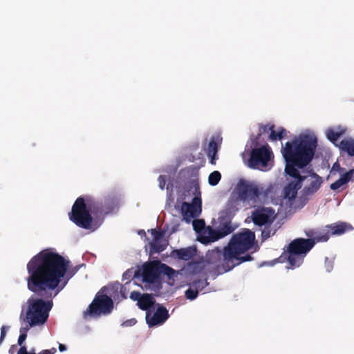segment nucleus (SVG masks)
<instances>
[{
	"mask_svg": "<svg viewBox=\"0 0 354 354\" xmlns=\"http://www.w3.org/2000/svg\"><path fill=\"white\" fill-rule=\"evenodd\" d=\"M158 183L159 187L161 189H164L165 184H166V177L165 176L160 175L158 177Z\"/></svg>",
	"mask_w": 354,
	"mask_h": 354,
	"instance_id": "58836bf2",
	"label": "nucleus"
},
{
	"mask_svg": "<svg viewBox=\"0 0 354 354\" xmlns=\"http://www.w3.org/2000/svg\"><path fill=\"white\" fill-rule=\"evenodd\" d=\"M136 322H137V320L135 318H131V319L124 321L122 324V326H124V327L132 326L135 325L136 324Z\"/></svg>",
	"mask_w": 354,
	"mask_h": 354,
	"instance_id": "4c0bfd02",
	"label": "nucleus"
},
{
	"mask_svg": "<svg viewBox=\"0 0 354 354\" xmlns=\"http://www.w3.org/2000/svg\"><path fill=\"white\" fill-rule=\"evenodd\" d=\"M274 124L270 125V133L269 140L272 141L281 140L286 137L287 131L283 127H279L277 131L274 130Z\"/></svg>",
	"mask_w": 354,
	"mask_h": 354,
	"instance_id": "393cba45",
	"label": "nucleus"
},
{
	"mask_svg": "<svg viewBox=\"0 0 354 354\" xmlns=\"http://www.w3.org/2000/svg\"><path fill=\"white\" fill-rule=\"evenodd\" d=\"M254 241L255 234L249 229L234 234L226 246L227 259H236V255H241L251 249Z\"/></svg>",
	"mask_w": 354,
	"mask_h": 354,
	"instance_id": "39448f33",
	"label": "nucleus"
},
{
	"mask_svg": "<svg viewBox=\"0 0 354 354\" xmlns=\"http://www.w3.org/2000/svg\"><path fill=\"white\" fill-rule=\"evenodd\" d=\"M113 308V302L112 299L104 294L97 293L88 306V309L84 313V315H100L101 314H109Z\"/></svg>",
	"mask_w": 354,
	"mask_h": 354,
	"instance_id": "1a4fd4ad",
	"label": "nucleus"
},
{
	"mask_svg": "<svg viewBox=\"0 0 354 354\" xmlns=\"http://www.w3.org/2000/svg\"><path fill=\"white\" fill-rule=\"evenodd\" d=\"M317 139L310 134H300L291 142H287L281 152L286 160L285 173L288 177L295 179L289 182L283 189V196L289 201L295 199L297 192L302 187L303 182L307 176H302L299 169L306 167L313 160Z\"/></svg>",
	"mask_w": 354,
	"mask_h": 354,
	"instance_id": "f03ea898",
	"label": "nucleus"
},
{
	"mask_svg": "<svg viewBox=\"0 0 354 354\" xmlns=\"http://www.w3.org/2000/svg\"><path fill=\"white\" fill-rule=\"evenodd\" d=\"M62 255L48 248L35 255L27 263L28 289L39 297L28 299L26 312L27 322L30 326L44 324L53 307L52 299L66 286L67 281L62 279L68 268Z\"/></svg>",
	"mask_w": 354,
	"mask_h": 354,
	"instance_id": "f257e3e1",
	"label": "nucleus"
},
{
	"mask_svg": "<svg viewBox=\"0 0 354 354\" xmlns=\"http://www.w3.org/2000/svg\"><path fill=\"white\" fill-rule=\"evenodd\" d=\"M185 294L187 299L189 300H194L197 297L198 291L196 288H189L185 291Z\"/></svg>",
	"mask_w": 354,
	"mask_h": 354,
	"instance_id": "f704fd0d",
	"label": "nucleus"
},
{
	"mask_svg": "<svg viewBox=\"0 0 354 354\" xmlns=\"http://www.w3.org/2000/svg\"><path fill=\"white\" fill-rule=\"evenodd\" d=\"M8 328V327H7L6 326H3L1 328L0 343H1L4 339L6 335V330Z\"/></svg>",
	"mask_w": 354,
	"mask_h": 354,
	"instance_id": "79ce46f5",
	"label": "nucleus"
},
{
	"mask_svg": "<svg viewBox=\"0 0 354 354\" xmlns=\"http://www.w3.org/2000/svg\"><path fill=\"white\" fill-rule=\"evenodd\" d=\"M345 129L339 127L337 128H329L326 131L327 138L333 143H335L338 139L344 134Z\"/></svg>",
	"mask_w": 354,
	"mask_h": 354,
	"instance_id": "a878e982",
	"label": "nucleus"
},
{
	"mask_svg": "<svg viewBox=\"0 0 354 354\" xmlns=\"http://www.w3.org/2000/svg\"><path fill=\"white\" fill-rule=\"evenodd\" d=\"M251 218L255 225L264 226L261 232L262 239L266 240L276 233L277 229L275 227H272L277 218V214L273 208L258 207L252 212Z\"/></svg>",
	"mask_w": 354,
	"mask_h": 354,
	"instance_id": "423d86ee",
	"label": "nucleus"
},
{
	"mask_svg": "<svg viewBox=\"0 0 354 354\" xmlns=\"http://www.w3.org/2000/svg\"><path fill=\"white\" fill-rule=\"evenodd\" d=\"M303 176L310 177V182L304 186L301 191L299 201L301 203L306 204L310 198L320 189L323 179L317 174L313 171V169L307 170Z\"/></svg>",
	"mask_w": 354,
	"mask_h": 354,
	"instance_id": "9b49d317",
	"label": "nucleus"
},
{
	"mask_svg": "<svg viewBox=\"0 0 354 354\" xmlns=\"http://www.w3.org/2000/svg\"><path fill=\"white\" fill-rule=\"evenodd\" d=\"M138 234H139L140 235H145V234H145V230H140V231H139V232H138Z\"/></svg>",
	"mask_w": 354,
	"mask_h": 354,
	"instance_id": "8fccbe9b",
	"label": "nucleus"
},
{
	"mask_svg": "<svg viewBox=\"0 0 354 354\" xmlns=\"http://www.w3.org/2000/svg\"><path fill=\"white\" fill-rule=\"evenodd\" d=\"M17 348V346L16 345H12L10 346V348H9V351H8V353L10 354H14L15 353V350Z\"/></svg>",
	"mask_w": 354,
	"mask_h": 354,
	"instance_id": "49530a36",
	"label": "nucleus"
},
{
	"mask_svg": "<svg viewBox=\"0 0 354 354\" xmlns=\"http://www.w3.org/2000/svg\"><path fill=\"white\" fill-rule=\"evenodd\" d=\"M32 326H30L28 323V325H26L25 327H21L20 329V333H24L25 334H27L28 330L30 329V327Z\"/></svg>",
	"mask_w": 354,
	"mask_h": 354,
	"instance_id": "a18cd8bd",
	"label": "nucleus"
},
{
	"mask_svg": "<svg viewBox=\"0 0 354 354\" xmlns=\"http://www.w3.org/2000/svg\"><path fill=\"white\" fill-rule=\"evenodd\" d=\"M241 203H243V201H241L237 196L234 194H232L226 203L225 209L221 212L220 216H221L222 218L225 217L227 219H232L241 208Z\"/></svg>",
	"mask_w": 354,
	"mask_h": 354,
	"instance_id": "dca6fc26",
	"label": "nucleus"
},
{
	"mask_svg": "<svg viewBox=\"0 0 354 354\" xmlns=\"http://www.w3.org/2000/svg\"><path fill=\"white\" fill-rule=\"evenodd\" d=\"M338 147L341 151L346 153L349 156H354V139H344Z\"/></svg>",
	"mask_w": 354,
	"mask_h": 354,
	"instance_id": "b1692460",
	"label": "nucleus"
},
{
	"mask_svg": "<svg viewBox=\"0 0 354 354\" xmlns=\"http://www.w3.org/2000/svg\"><path fill=\"white\" fill-rule=\"evenodd\" d=\"M332 170H336L339 172H341V171H343L344 170V168H342L340 167V165L339 164L338 162H336L333 164V167H332Z\"/></svg>",
	"mask_w": 354,
	"mask_h": 354,
	"instance_id": "37998d69",
	"label": "nucleus"
},
{
	"mask_svg": "<svg viewBox=\"0 0 354 354\" xmlns=\"http://www.w3.org/2000/svg\"><path fill=\"white\" fill-rule=\"evenodd\" d=\"M142 295L138 291H132L130 294V298L133 301H137L138 302L139 300L142 298Z\"/></svg>",
	"mask_w": 354,
	"mask_h": 354,
	"instance_id": "e433bc0d",
	"label": "nucleus"
},
{
	"mask_svg": "<svg viewBox=\"0 0 354 354\" xmlns=\"http://www.w3.org/2000/svg\"><path fill=\"white\" fill-rule=\"evenodd\" d=\"M316 241L313 239L297 238L287 246L286 250L277 259L279 263L287 261L288 268L295 269L302 265L305 257L315 246Z\"/></svg>",
	"mask_w": 354,
	"mask_h": 354,
	"instance_id": "20e7f679",
	"label": "nucleus"
},
{
	"mask_svg": "<svg viewBox=\"0 0 354 354\" xmlns=\"http://www.w3.org/2000/svg\"><path fill=\"white\" fill-rule=\"evenodd\" d=\"M27 337V334H25L24 333H21L19 335V337L18 338V344L20 346V348L23 346V343L25 342L26 339Z\"/></svg>",
	"mask_w": 354,
	"mask_h": 354,
	"instance_id": "a19ab883",
	"label": "nucleus"
},
{
	"mask_svg": "<svg viewBox=\"0 0 354 354\" xmlns=\"http://www.w3.org/2000/svg\"><path fill=\"white\" fill-rule=\"evenodd\" d=\"M119 201L116 195H108L102 201L93 197H78L68 214L70 220L80 227L88 230L93 221L92 214L100 218L113 212L118 207Z\"/></svg>",
	"mask_w": 354,
	"mask_h": 354,
	"instance_id": "7ed1b4c3",
	"label": "nucleus"
},
{
	"mask_svg": "<svg viewBox=\"0 0 354 354\" xmlns=\"http://www.w3.org/2000/svg\"><path fill=\"white\" fill-rule=\"evenodd\" d=\"M272 156V152L267 145L261 147H255L250 152V158L248 161V167L252 169L264 170L267 167Z\"/></svg>",
	"mask_w": 354,
	"mask_h": 354,
	"instance_id": "6e6552de",
	"label": "nucleus"
},
{
	"mask_svg": "<svg viewBox=\"0 0 354 354\" xmlns=\"http://www.w3.org/2000/svg\"><path fill=\"white\" fill-rule=\"evenodd\" d=\"M160 276V262L151 261L143 266L142 280L145 283H153Z\"/></svg>",
	"mask_w": 354,
	"mask_h": 354,
	"instance_id": "ddd939ff",
	"label": "nucleus"
},
{
	"mask_svg": "<svg viewBox=\"0 0 354 354\" xmlns=\"http://www.w3.org/2000/svg\"><path fill=\"white\" fill-rule=\"evenodd\" d=\"M331 235L330 230L326 227V230H324L322 232H320L317 235H316L313 239L317 242H325L329 239Z\"/></svg>",
	"mask_w": 354,
	"mask_h": 354,
	"instance_id": "c756f323",
	"label": "nucleus"
},
{
	"mask_svg": "<svg viewBox=\"0 0 354 354\" xmlns=\"http://www.w3.org/2000/svg\"><path fill=\"white\" fill-rule=\"evenodd\" d=\"M196 248L195 247H187L180 249L174 250L171 255L172 257L177 258L183 261H189L196 254Z\"/></svg>",
	"mask_w": 354,
	"mask_h": 354,
	"instance_id": "f3484780",
	"label": "nucleus"
},
{
	"mask_svg": "<svg viewBox=\"0 0 354 354\" xmlns=\"http://www.w3.org/2000/svg\"><path fill=\"white\" fill-rule=\"evenodd\" d=\"M127 274H128V272H124V273L123 274V275H122L123 278L126 277V275H127Z\"/></svg>",
	"mask_w": 354,
	"mask_h": 354,
	"instance_id": "3c124183",
	"label": "nucleus"
},
{
	"mask_svg": "<svg viewBox=\"0 0 354 354\" xmlns=\"http://www.w3.org/2000/svg\"><path fill=\"white\" fill-rule=\"evenodd\" d=\"M220 239H221V236L219 234L218 229L215 230L212 227L208 226L200 236L199 241L202 243L207 244L211 242H214Z\"/></svg>",
	"mask_w": 354,
	"mask_h": 354,
	"instance_id": "a211bd4d",
	"label": "nucleus"
},
{
	"mask_svg": "<svg viewBox=\"0 0 354 354\" xmlns=\"http://www.w3.org/2000/svg\"><path fill=\"white\" fill-rule=\"evenodd\" d=\"M207 156L209 157V163L212 165L216 164V160L218 159L217 153H207Z\"/></svg>",
	"mask_w": 354,
	"mask_h": 354,
	"instance_id": "ea45409f",
	"label": "nucleus"
},
{
	"mask_svg": "<svg viewBox=\"0 0 354 354\" xmlns=\"http://www.w3.org/2000/svg\"><path fill=\"white\" fill-rule=\"evenodd\" d=\"M227 260V268L228 269H233L235 266L241 264V263L245 262V261H250L252 260V257L250 254H246L243 257H240V255H236V259H232V260Z\"/></svg>",
	"mask_w": 354,
	"mask_h": 354,
	"instance_id": "bb28decb",
	"label": "nucleus"
},
{
	"mask_svg": "<svg viewBox=\"0 0 354 354\" xmlns=\"http://www.w3.org/2000/svg\"><path fill=\"white\" fill-rule=\"evenodd\" d=\"M59 350L60 352H64L66 350V347L65 345H64L62 344H59Z\"/></svg>",
	"mask_w": 354,
	"mask_h": 354,
	"instance_id": "de8ad7c7",
	"label": "nucleus"
},
{
	"mask_svg": "<svg viewBox=\"0 0 354 354\" xmlns=\"http://www.w3.org/2000/svg\"><path fill=\"white\" fill-rule=\"evenodd\" d=\"M66 261H68V267H69L70 261L68 260H66L64 257H62ZM80 268V266H76L75 267H73L72 268L68 270V268H67L66 272L64 274V277L62 279V283H64V281H67L68 280L71 278L73 275H75L77 272L79 270Z\"/></svg>",
	"mask_w": 354,
	"mask_h": 354,
	"instance_id": "c85d7f7f",
	"label": "nucleus"
},
{
	"mask_svg": "<svg viewBox=\"0 0 354 354\" xmlns=\"http://www.w3.org/2000/svg\"><path fill=\"white\" fill-rule=\"evenodd\" d=\"M221 179V174L218 171L212 172L208 177V183L212 186H216Z\"/></svg>",
	"mask_w": 354,
	"mask_h": 354,
	"instance_id": "473e14b6",
	"label": "nucleus"
},
{
	"mask_svg": "<svg viewBox=\"0 0 354 354\" xmlns=\"http://www.w3.org/2000/svg\"><path fill=\"white\" fill-rule=\"evenodd\" d=\"M50 351V354H55L57 352V350L55 348H52L51 349L48 350Z\"/></svg>",
	"mask_w": 354,
	"mask_h": 354,
	"instance_id": "09e8293b",
	"label": "nucleus"
},
{
	"mask_svg": "<svg viewBox=\"0 0 354 354\" xmlns=\"http://www.w3.org/2000/svg\"><path fill=\"white\" fill-rule=\"evenodd\" d=\"M330 230V234L333 235H341L346 232L353 230V226L345 222L335 223L326 226Z\"/></svg>",
	"mask_w": 354,
	"mask_h": 354,
	"instance_id": "6ab92c4d",
	"label": "nucleus"
},
{
	"mask_svg": "<svg viewBox=\"0 0 354 354\" xmlns=\"http://www.w3.org/2000/svg\"><path fill=\"white\" fill-rule=\"evenodd\" d=\"M205 263L203 259L198 261H191L187 263L185 267L186 270L192 274H197L201 273L205 267Z\"/></svg>",
	"mask_w": 354,
	"mask_h": 354,
	"instance_id": "412c9836",
	"label": "nucleus"
},
{
	"mask_svg": "<svg viewBox=\"0 0 354 354\" xmlns=\"http://www.w3.org/2000/svg\"><path fill=\"white\" fill-rule=\"evenodd\" d=\"M150 232L153 236V241L149 242L150 254L160 253L164 251L168 245V241L163 239L165 232L158 231L156 229H151Z\"/></svg>",
	"mask_w": 354,
	"mask_h": 354,
	"instance_id": "4468645a",
	"label": "nucleus"
},
{
	"mask_svg": "<svg viewBox=\"0 0 354 354\" xmlns=\"http://www.w3.org/2000/svg\"><path fill=\"white\" fill-rule=\"evenodd\" d=\"M354 174V169H350L348 171L344 174L341 178L334 183H333L330 187L333 191L338 190L342 186L347 184L352 178Z\"/></svg>",
	"mask_w": 354,
	"mask_h": 354,
	"instance_id": "4be33fe9",
	"label": "nucleus"
},
{
	"mask_svg": "<svg viewBox=\"0 0 354 354\" xmlns=\"http://www.w3.org/2000/svg\"><path fill=\"white\" fill-rule=\"evenodd\" d=\"M271 124H259V133L258 135L257 136V137L255 138V139L254 140V144L255 145V146H257L258 144H259V140L261 137V136L263 133H270V125Z\"/></svg>",
	"mask_w": 354,
	"mask_h": 354,
	"instance_id": "2f4dec72",
	"label": "nucleus"
},
{
	"mask_svg": "<svg viewBox=\"0 0 354 354\" xmlns=\"http://www.w3.org/2000/svg\"><path fill=\"white\" fill-rule=\"evenodd\" d=\"M169 317L167 309L162 306H158L152 316H150L149 313H147L146 321L148 325L151 327L164 324Z\"/></svg>",
	"mask_w": 354,
	"mask_h": 354,
	"instance_id": "2eb2a0df",
	"label": "nucleus"
},
{
	"mask_svg": "<svg viewBox=\"0 0 354 354\" xmlns=\"http://www.w3.org/2000/svg\"><path fill=\"white\" fill-rule=\"evenodd\" d=\"M176 271L171 267L165 263H160V274L166 275L169 279L174 277Z\"/></svg>",
	"mask_w": 354,
	"mask_h": 354,
	"instance_id": "7c9ffc66",
	"label": "nucleus"
},
{
	"mask_svg": "<svg viewBox=\"0 0 354 354\" xmlns=\"http://www.w3.org/2000/svg\"><path fill=\"white\" fill-rule=\"evenodd\" d=\"M156 301L154 297L148 293L142 294L140 300L137 303L138 306L142 310H147L150 309L155 304Z\"/></svg>",
	"mask_w": 354,
	"mask_h": 354,
	"instance_id": "5701e85b",
	"label": "nucleus"
},
{
	"mask_svg": "<svg viewBox=\"0 0 354 354\" xmlns=\"http://www.w3.org/2000/svg\"><path fill=\"white\" fill-rule=\"evenodd\" d=\"M326 268L328 272L333 269V263L330 261L328 262V258L326 259Z\"/></svg>",
	"mask_w": 354,
	"mask_h": 354,
	"instance_id": "c03bdc74",
	"label": "nucleus"
},
{
	"mask_svg": "<svg viewBox=\"0 0 354 354\" xmlns=\"http://www.w3.org/2000/svg\"><path fill=\"white\" fill-rule=\"evenodd\" d=\"M268 190L254 182L240 179L237 183L233 194L239 197L243 203L252 202L255 203L260 199V196L268 194Z\"/></svg>",
	"mask_w": 354,
	"mask_h": 354,
	"instance_id": "0eeeda50",
	"label": "nucleus"
},
{
	"mask_svg": "<svg viewBox=\"0 0 354 354\" xmlns=\"http://www.w3.org/2000/svg\"><path fill=\"white\" fill-rule=\"evenodd\" d=\"M194 230L198 233H202L206 230L205 221L202 219H197L193 221Z\"/></svg>",
	"mask_w": 354,
	"mask_h": 354,
	"instance_id": "72a5a7b5",
	"label": "nucleus"
},
{
	"mask_svg": "<svg viewBox=\"0 0 354 354\" xmlns=\"http://www.w3.org/2000/svg\"><path fill=\"white\" fill-rule=\"evenodd\" d=\"M208 285V282L207 279L205 280H198L195 281L193 283V286H195V288L198 289H203L204 287Z\"/></svg>",
	"mask_w": 354,
	"mask_h": 354,
	"instance_id": "c9c22d12",
	"label": "nucleus"
},
{
	"mask_svg": "<svg viewBox=\"0 0 354 354\" xmlns=\"http://www.w3.org/2000/svg\"><path fill=\"white\" fill-rule=\"evenodd\" d=\"M221 140L218 136H212L208 144L207 153H217Z\"/></svg>",
	"mask_w": 354,
	"mask_h": 354,
	"instance_id": "cd10ccee",
	"label": "nucleus"
},
{
	"mask_svg": "<svg viewBox=\"0 0 354 354\" xmlns=\"http://www.w3.org/2000/svg\"><path fill=\"white\" fill-rule=\"evenodd\" d=\"M218 219L220 220L221 223L218 227V230L221 238H223L233 232V231L235 230V227H234L232 225V219H227L225 217L222 218L221 216H219Z\"/></svg>",
	"mask_w": 354,
	"mask_h": 354,
	"instance_id": "aec40b11",
	"label": "nucleus"
},
{
	"mask_svg": "<svg viewBox=\"0 0 354 354\" xmlns=\"http://www.w3.org/2000/svg\"><path fill=\"white\" fill-rule=\"evenodd\" d=\"M202 212V200L200 196H195L190 203L183 202L182 213L186 218H194L200 216Z\"/></svg>",
	"mask_w": 354,
	"mask_h": 354,
	"instance_id": "f8f14e48",
	"label": "nucleus"
},
{
	"mask_svg": "<svg viewBox=\"0 0 354 354\" xmlns=\"http://www.w3.org/2000/svg\"><path fill=\"white\" fill-rule=\"evenodd\" d=\"M226 246L223 250L215 248L212 250H208L205 254L204 261L205 265H212L218 272H226L231 269L227 268V262L226 260Z\"/></svg>",
	"mask_w": 354,
	"mask_h": 354,
	"instance_id": "9d476101",
	"label": "nucleus"
}]
</instances>
